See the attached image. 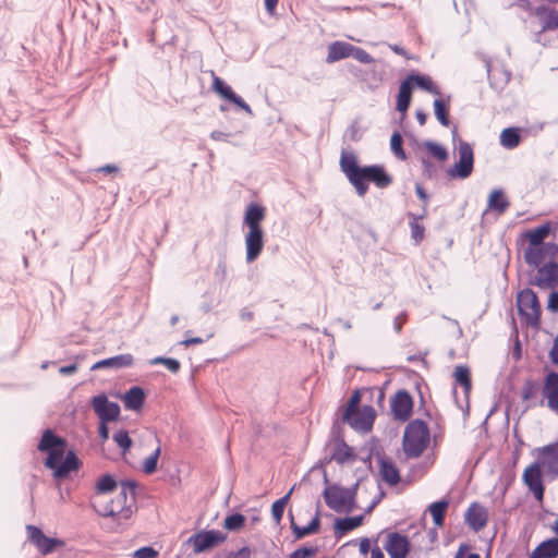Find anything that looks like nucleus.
<instances>
[{"instance_id": "6e6552de", "label": "nucleus", "mask_w": 558, "mask_h": 558, "mask_svg": "<svg viewBox=\"0 0 558 558\" xmlns=\"http://www.w3.org/2000/svg\"><path fill=\"white\" fill-rule=\"evenodd\" d=\"M534 461L542 470L554 477H558V442L538 447L534 450Z\"/></svg>"}, {"instance_id": "c85d7f7f", "label": "nucleus", "mask_w": 558, "mask_h": 558, "mask_svg": "<svg viewBox=\"0 0 558 558\" xmlns=\"http://www.w3.org/2000/svg\"><path fill=\"white\" fill-rule=\"evenodd\" d=\"M405 81L409 82V85L411 86V88H413V86H417L418 88H422V89H424L428 93H432L434 95L440 94L438 88L434 85L430 77H428L426 75L410 74L405 78Z\"/></svg>"}, {"instance_id": "6e6d98bb", "label": "nucleus", "mask_w": 558, "mask_h": 558, "mask_svg": "<svg viewBox=\"0 0 558 558\" xmlns=\"http://www.w3.org/2000/svg\"><path fill=\"white\" fill-rule=\"evenodd\" d=\"M109 422H99L98 434L102 442L109 439V428L107 426Z\"/></svg>"}, {"instance_id": "f3484780", "label": "nucleus", "mask_w": 558, "mask_h": 558, "mask_svg": "<svg viewBox=\"0 0 558 558\" xmlns=\"http://www.w3.org/2000/svg\"><path fill=\"white\" fill-rule=\"evenodd\" d=\"M384 547L390 558H405L410 551L411 545L407 536L393 532L388 534Z\"/></svg>"}, {"instance_id": "6ab92c4d", "label": "nucleus", "mask_w": 558, "mask_h": 558, "mask_svg": "<svg viewBox=\"0 0 558 558\" xmlns=\"http://www.w3.org/2000/svg\"><path fill=\"white\" fill-rule=\"evenodd\" d=\"M213 89L225 99L233 102L239 108L244 110L246 113L252 114L251 107L240 97L238 96L232 88L227 85L222 80H220L218 76L214 75V82H213Z\"/></svg>"}, {"instance_id": "5fc2aeb1", "label": "nucleus", "mask_w": 558, "mask_h": 558, "mask_svg": "<svg viewBox=\"0 0 558 558\" xmlns=\"http://www.w3.org/2000/svg\"><path fill=\"white\" fill-rule=\"evenodd\" d=\"M316 549L313 547H302L294 550L289 558H310L315 554Z\"/></svg>"}, {"instance_id": "13d9d810", "label": "nucleus", "mask_w": 558, "mask_h": 558, "mask_svg": "<svg viewBox=\"0 0 558 558\" xmlns=\"http://www.w3.org/2000/svg\"><path fill=\"white\" fill-rule=\"evenodd\" d=\"M549 359L554 364L558 365V336L554 339L553 347L549 351Z\"/></svg>"}, {"instance_id": "338daca9", "label": "nucleus", "mask_w": 558, "mask_h": 558, "mask_svg": "<svg viewBox=\"0 0 558 558\" xmlns=\"http://www.w3.org/2000/svg\"><path fill=\"white\" fill-rule=\"evenodd\" d=\"M371 549V542L367 538H364L360 543V551L366 555Z\"/></svg>"}, {"instance_id": "7ed1b4c3", "label": "nucleus", "mask_w": 558, "mask_h": 558, "mask_svg": "<svg viewBox=\"0 0 558 558\" xmlns=\"http://www.w3.org/2000/svg\"><path fill=\"white\" fill-rule=\"evenodd\" d=\"M134 504L135 483L126 481L121 483L120 492L112 500L100 506L95 505V509L102 517L128 520L134 512Z\"/></svg>"}, {"instance_id": "bb28decb", "label": "nucleus", "mask_w": 558, "mask_h": 558, "mask_svg": "<svg viewBox=\"0 0 558 558\" xmlns=\"http://www.w3.org/2000/svg\"><path fill=\"white\" fill-rule=\"evenodd\" d=\"M145 400L144 390L141 387H132L124 395V407L129 410L137 411L143 407Z\"/></svg>"}, {"instance_id": "dca6fc26", "label": "nucleus", "mask_w": 558, "mask_h": 558, "mask_svg": "<svg viewBox=\"0 0 558 558\" xmlns=\"http://www.w3.org/2000/svg\"><path fill=\"white\" fill-rule=\"evenodd\" d=\"M558 282V263L548 262L538 266L532 283L542 289H551Z\"/></svg>"}, {"instance_id": "e433bc0d", "label": "nucleus", "mask_w": 558, "mask_h": 558, "mask_svg": "<svg viewBox=\"0 0 558 558\" xmlns=\"http://www.w3.org/2000/svg\"><path fill=\"white\" fill-rule=\"evenodd\" d=\"M448 505H449V502L447 500H440V501L433 502L429 506L428 510L433 517L434 523L437 526L442 525Z\"/></svg>"}, {"instance_id": "aec40b11", "label": "nucleus", "mask_w": 558, "mask_h": 558, "mask_svg": "<svg viewBox=\"0 0 558 558\" xmlns=\"http://www.w3.org/2000/svg\"><path fill=\"white\" fill-rule=\"evenodd\" d=\"M465 522L475 531L483 530L488 520L487 510L480 504L473 502L466 510Z\"/></svg>"}, {"instance_id": "f704fd0d", "label": "nucleus", "mask_w": 558, "mask_h": 558, "mask_svg": "<svg viewBox=\"0 0 558 558\" xmlns=\"http://www.w3.org/2000/svg\"><path fill=\"white\" fill-rule=\"evenodd\" d=\"M521 136L515 128L505 129L500 134V144L507 149H513L519 146Z\"/></svg>"}, {"instance_id": "69168bd1", "label": "nucleus", "mask_w": 558, "mask_h": 558, "mask_svg": "<svg viewBox=\"0 0 558 558\" xmlns=\"http://www.w3.org/2000/svg\"><path fill=\"white\" fill-rule=\"evenodd\" d=\"M233 558H251V550L248 547H242L239 549Z\"/></svg>"}, {"instance_id": "a211bd4d", "label": "nucleus", "mask_w": 558, "mask_h": 558, "mask_svg": "<svg viewBox=\"0 0 558 558\" xmlns=\"http://www.w3.org/2000/svg\"><path fill=\"white\" fill-rule=\"evenodd\" d=\"M542 393L547 401V407L558 414V373L550 372L546 375Z\"/></svg>"}, {"instance_id": "4be33fe9", "label": "nucleus", "mask_w": 558, "mask_h": 558, "mask_svg": "<svg viewBox=\"0 0 558 558\" xmlns=\"http://www.w3.org/2000/svg\"><path fill=\"white\" fill-rule=\"evenodd\" d=\"M133 364V356L129 353L116 355L109 359H105L98 361L92 366V369H100V368H114L120 369L124 367H130Z\"/></svg>"}, {"instance_id": "0eeeda50", "label": "nucleus", "mask_w": 558, "mask_h": 558, "mask_svg": "<svg viewBox=\"0 0 558 558\" xmlns=\"http://www.w3.org/2000/svg\"><path fill=\"white\" fill-rule=\"evenodd\" d=\"M458 157L459 160L447 170V174L451 179H466L471 175L474 165V154L469 143H459Z\"/></svg>"}, {"instance_id": "4468645a", "label": "nucleus", "mask_w": 558, "mask_h": 558, "mask_svg": "<svg viewBox=\"0 0 558 558\" xmlns=\"http://www.w3.org/2000/svg\"><path fill=\"white\" fill-rule=\"evenodd\" d=\"M375 410L371 405H364L362 409L354 411L349 417L343 416V421L347 422L352 428L360 432H368L375 421Z\"/></svg>"}, {"instance_id": "8fccbe9b", "label": "nucleus", "mask_w": 558, "mask_h": 558, "mask_svg": "<svg viewBox=\"0 0 558 558\" xmlns=\"http://www.w3.org/2000/svg\"><path fill=\"white\" fill-rule=\"evenodd\" d=\"M361 401V395H360V391H354L349 401H348V405H347V409L343 413V416L344 417H349L351 416V414L354 413V411L359 410V403Z\"/></svg>"}, {"instance_id": "5701e85b", "label": "nucleus", "mask_w": 558, "mask_h": 558, "mask_svg": "<svg viewBox=\"0 0 558 558\" xmlns=\"http://www.w3.org/2000/svg\"><path fill=\"white\" fill-rule=\"evenodd\" d=\"M536 15L542 19V28L541 33L546 31H556L558 29V11L555 9H547L545 7H539L535 11Z\"/></svg>"}, {"instance_id": "c756f323", "label": "nucleus", "mask_w": 558, "mask_h": 558, "mask_svg": "<svg viewBox=\"0 0 558 558\" xmlns=\"http://www.w3.org/2000/svg\"><path fill=\"white\" fill-rule=\"evenodd\" d=\"M59 446H65V441L56 436L50 429L44 432L41 439L38 444V450L49 452L59 448Z\"/></svg>"}, {"instance_id": "39448f33", "label": "nucleus", "mask_w": 558, "mask_h": 558, "mask_svg": "<svg viewBox=\"0 0 558 558\" xmlns=\"http://www.w3.org/2000/svg\"><path fill=\"white\" fill-rule=\"evenodd\" d=\"M518 312L525 323L534 328L539 326L541 304L536 293L531 289H524L517 296Z\"/></svg>"}, {"instance_id": "58836bf2", "label": "nucleus", "mask_w": 558, "mask_h": 558, "mask_svg": "<svg viewBox=\"0 0 558 558\" xmlns=\"http://www.w3.org/2000/svg\"><path fill=\"white\" fill-rule=\"evenodd\" d=\"M294 487H292L282 498L276 500L271 506V515L277 523H280L284 508L292 495Z\"/></svg>"}, {"instance_id": "ea45409f", "label": "nucleus", "mask_w": 558, "mask_h": 558, "mask_svg": "<svg viewBox=\"0 0 558 558\" xmlns=\"http://www.w3.org/2000/svg\"><path fill=\"white\" fill-rule=\"evenodd\" d=\"M117 488V481L110 474L101 476L96 483L97 494L104 495L113 492Z\"/></svg>"}, {"instance_id": "680f3d73", "label": "nucleus", "mask_w": 558, "mask_h": 558, "mask_svg": "<svg viewBox=\"0 0 558 558\" xmlns=\"http://www.w3.org/2000/svg\"><path fill=\"white\" fill-rule=\"evenodd\" d=\"M265 1V8H266V11L272 15L275 13V10L277 8V4L279 2V0H264Z\"/></svg>"}, {"instance_id": "9b49d317", "label": "nucleus", "mask_w": 558, "mask_h": 558, "mask_svg": "<svg viewBox=\"0 0 558 558\" xmlns=\"http://www.w3.org/2000/svg\"><path fill=\"white\" fill-rule=\"evenodd\" d=\"M542 475V469L535 462L525 468L522 474L523 483L527 486L534 498L539 502L543 501L545 493Z\"/></svg>"}, {"instance_id": "b1692460", "label": "nucleus", "mask_w": 558, "mask_h": 558, "mask_svg": "<svg viewBox=\"0 0 558 558\" xmlns=\"http://www.w3.org/2000/svg\"><path fill=\"white\" fill-rule=\"evenodd\" d=\"M379 473L384 482L395 486L400 482V474L397 466L388 459H379Z\"/></svg>"}, {"instance_id": "7c9ffc66", "label": "nucleus", "mask_w": 558, "mask_h": 558, "mask_svg": "<svg viewBox=\"0 0 558 558\" xmlns=\"http://www.w3.org/2000/svg\"><path fill=\"white\" fill-rule=\"evenodd\" d=\"M550 232L549 223L542 225L533 230L525 233V238L529 240V246L544 245V240Z\"/></svg>"}, {"instance_id": "9d476101", "label": "nucleus", "mask_w": 558, "mask_h": 558, "mask_svg": "<svg viewBox=\"0 0 558 558\" xmlns=\"http://www.w3.org/2000/svg\"><path fill=\"white\" fill-rule=\"evenodd\" d=\"M92 408L99 418V422H113L120 415V405L109 401L105 393L97 395L90 400Z\"/></svg>"}, {"instance_id": "a18cd8bd", "label": "nucleus", "mask_w": 558, "mask_h": 558, "mask_svg": "<svg viewBox=\"0 0 558 558\" xmlns=\"http://www.w3.org/2000/svg\"><path fill=\"white\" fill-rule=\"evenodd\" d=\"M150 365L162 364L165 365L171 373L175 374L180 371L181 364L178 360L171 357L157 356L149 361Z\"/></svg>"}, {"instance_id": "423d86ee", "label": "nucleus", "mask_w": 558, "mask_h": 558, "mask_svg": "<svg viewBox=\"0 0 558 558\" xmlns=\"http://www.w3.org/2000/svg\"><path fill=\"white\" fill-rule=\"evenodd\" d=\"M326 505L336 512H350L354 505V493L350 488L331 485L325 488Z\"/></svg>"}, {"instance_id": "412c9836", "label": "nucleus", "mask_w": 558, "mask_h": 558, "mask_svg": "<svg viewBox=\"0 0 558 558\" xmlns=\"http://www.w3.org/2000/svg\"><path fill=\"white\" fill-rule=\"evenodd\" d=\"M353 45L345 41H333L328 46L327 63H335L339 60L351 57Z\"/></svg>"}, {"instance_id": "e2e57ef3", "label": "nucleus", "mask_w": 558, "mask_h": 558, "mask_svg": "<svg viewBox=\"0 0 558 558\" xmlns=\"http://www.w3.org/2000/svg\"><path fill=\"white\" fill-rule=\"evenodd\" d=\"M404 320H405L404 314H401L396 317L395 323H393V328L397 333H399L401 331Z\"/></svg>"}, {"instance_id": "f257e3e1", "label": "nucleus", "mask_w": 558, "mask_h": 558, "mask_svg": "<svg viewBox=\"0 0 558 558\" xmlns=\"http://www.w3.org/2000/svg\"><path fill=\"white\" fill-rule=\"evenodd\" d=\"M340 168L361 197H363L368 190V181L373 182L379 189L387 187L392 181L381 166L373 165L360 167L357 165V158L353 153H341Z\"/></svg>"}, {"instance_id": "f8f14e48", "label": "nucleus", "mask_w": 558, "mask_h": 558, "mask_svg": "<svg viewBox=\"0 0 558 558\" xmlns=\"http://www.w3.org/2000/svg\"><path fill=\"white\" fill-rule=\"evenodd\" d=\"M28 539L34 544L43 555L52 553L57 547L63 546V541L46 536L40 529L35 525L26 526Z\"/></svg>"}, {"instance_id": "37998d69", "label": "nucleus", "mask_w": 558, "mask_h": 558, "mask_svg": "<svg viewBox=\"0 0 558 558\" xmlns=\"http://www.w3.org/2000/svg\"><path fill=\"white\" fill-rule=\"evenodd\" d=\"M245 517L241 513H233L226 517L223 527L228 531H239L244 526Z\"/></svg>"}, {"instance_id": "4d7b16f0", "label": "nucleus", "mask_w": 558, "mask_h": 558, "mask_svg": "<svg viewBox=\"0 0 558 558\" xmlns=\"http://www.w3.org/2000/svg\"><path fill=\"white\" fill-rule=\"evenodd\" d=\"M547 307L551 312H557L558 311V292L550 293V295L548 298Z\"/></svg>"}, {"instance_id": "4c0bfd02", "label": "nucleus", "mask_w": 558, "mask_h": 558, "mask_svg": "<svg viewBox=\"0 0 558 558\" xmlns=\"http://www.w3.org/2000/svg\"><path fill=\"white\" fill-rule=\"evenodd\" d=\"M453 375L456 383L462 386L464 392L468 393L472 387L469 368L463 365H458Z\"/></svg>"}, {"instance_id": "3c124183", "label": "nucleus", "mask_w": 558, "mask_h": 558, "mask_svg": "<svg viewBox=\"0 0 558 558\" xmlns=\"http://www.w3.org/2000/svg\"><path fill=\"white\" fill-rule=\"evenodd\" d=\"M354 59L364 64H369L374 62V58L364 49L353 46L352 54Z\"/></svg>"}, {"instance_id": "cd10ccee", "label": "nucleus", "mask_w": 558, "mask_h": 558, "mask_svg": "<svg viewBox=\"0 0 558 558\" xmlns=\"http://www.w3.org/2000/svg\"><path fill=\"white\" fill-rule=\"evenodd\" d=\"M331 459L338 464H343L345 462L354 461L355 456L352 448L344 441H337L332 448Z\"/></svg>"}, {"instance_id": "0e129e2a", "label": "nucleus", "mask_w": 558, "mask_h": 558, "mask_svg": "<svg viewBox=\"0 0 558 558\" xmlns=\"http://www.w3.org/2000/svg\"><path fill=\"white\" fill-rule=\"evenodd\" d=\"M204 340L199 337H194V338H187V339H184L181 344H183L184 347H190L192 344H201L203 343Z\"/></svg>"}, {"instance_id": "1a4fd4ad", "label": "nucleus", "mask_w": 558, "mask_h": 558, "mask_svg": "<svg viewBox=\"0 0 558 558\" xmlns=\"http://www.w3.org/2000/svg\"><path fill=\"white\" fill-rule=\"evenodd\" d=\"M226 538L227 535L220 531L204 530L190 536L187 543L193 547L195 554H201L223 543Z\"/></svg>"}, {"instance_id": "473e14b6", "label": "nucleus", "mask_w": 558, "mask_h": 558, "mask_svg": "<svg viewBox=\"0 0 558 558\" xmlns=\"http://www.w3.org/2000/svg\"><path fill=\"white\" fill-rule=\"evenodd\" d=\"M319 524H320V521H319V518L317 514L313 518V520L306 526L296 525L293 521V517L291 515V529H292L296 539H300L307 535L316 533L319 529Z\"/></svg>"}, {"instance_id": "774afa93", "label": "nucleus", "mask_w": 558, "mask_h": 558, "mask_svg": "<svg viewBox=\"0 0 558 558\" xmlns=\"http://www.w3.org/2000/svg\"><path fill=\"white\" fill-rule=\"evenodd\" d=\"M371 558H384V553L379 547H375L371 550Z\"/></svg>"}, {"instance_id": "393cba45", "label": "nucleus", "mask_w": 558, "mask_h": 558, "mask_svg": "<svg viewBox=\"0 0 558 558\" xmlns=\"http://www.w3.org/2000/svg\"><path fill=\"white\" fill-rule=\"evenodd\" d=\"M558 556V538L542 542L529 558H556Z\"/></svg>"}, {"instance_id": "2f4dec72", "label": "nucleus", "mask_w": 558, "mask_h": 558, "mask_svg": "<svg viewBox=\"0 0 558 558\" xmlns=\"http://www.w3.org/2000/svg\"><path fill=\"white\" fill-rule=\"evenodd\" d=\"M510 203L505 197L501 190H493L488 196V208L497 211V214H504L509 207Z\"/></svg>"}, {"instance_id": "c03bdc74", "label": "nucleus", "mask_w": 558, "mask_h": 558, "mask_svg": "<svg viewBox=\"0 0 558 558\" xmlns=\"http://www.w3.org/2000/svg\"><path fill=\"white\" fill-rule=\"evenodd\" d=\"M113 440L122 450V453H126L132 447V439L129 436V433L124 429H119L113 434Z\"/></svg>"}, {"instance_id": "09e8293b", "label": "nucleus", "mask_w": 558, "mask_h": 558, "mask_svg": "<svg viewBox=\"0 0 558 558\" xmlns=\"http://www.w3.org/2000/svg\"><path fill=\"white\" fill-rule=\"evenodd\" d=\"M424 146L436 159L444 161L448 158V153L441 145L427 141Z\"/></svg>"}, {"instance_id": "a878e982", "label": "nucleus", "mask_w": 558, "mask_h": 558, "mask_svg": "<svg viewBox=\"0 0 558 558\" xmlns=\"http://www.w3.org/2000/svg\"><path fill=\"white\" fill-rule=\"evenodd\" d=\"M80 466V461L76 454L73 451H69L64 458V460L60 463L56 471L53 472V476L56 478H64L72 471H76Z\"/></svg>"}, {"instance_id": "f03ea898", "label": "nucleus", "mask_w": 558, "mask_h": 558, "mask_svg": "<svg viewBox=\"0 0 558 558\" xmlns=\"http://www.w3.org/2000/svg\"><path fill=\"white\" fill-rule=\"evenodd\" d=\"M265 217L266 209L264 206L257 203L247 205L243 217V225L248 229L245 234V259L247 263L256 260L264 248L265 232L262 222Z\"/></svg>"}, {"instance_id": "c9c22d12", "label": "nucleus", "mask_w": 558, "mask_h": 558, "mask_svg": "<svg viewBox=\"0 0 558 558\" xmlns=\"http://www.w3.org/2000/svg\"><path fill=\"white\" fill-rule=\"evenodd\" d=\"M362 521H363L362 515L338 519V520H336L335 529L340 534H344L347 532H350V531L359 527L362 524Z\"/></svg>"}, {"instance_id": "72a5a7b5", "label": "nucleus", "mask_w": 558, "mask_h": 558, "mask_svg": "<svg viewBox=\"0 0 558 558\" xmlns=\"http://www.w3.org/2000/svg\"><path fill=\"white\" fill-rule=\"evenodd\" d=\"M412 88L405 80L400 84L397 99V110L404 113L411 102Z\"/></svg>"}, {"instance_id": "79ce46f5", "label": "nucleus", "mask_w": 558, "mask_h": 558, "mask_svg": "<svg viewBox=\"0 0 558 558\" xmlns=\"http://www.w3.org/2000/svg\"><path fill=\"white\" fill-rule=\"evenodd\" d=\"M64 448H65V446H59V448L47 452L48 457H47V459L45 461V465L48 469H51L54 472L56 468H58L60 465L61 460H62L63 454H64Z\"/></svg>"}, {"instance_id": "de8ad7c7", "label": "nucleus", "mask_w": 558, "mask_h": 558, "mask_svg": "<svg viewBox=\"0 0 558 558\" xmlns=\"http://www.w3.org/2000/svg\"><path fill=\"white\" fill-rule=\"evenodd\" d=\"M390 147H391L392 153L395 154V156L398 159L404 160L407 158L405 153L402 148V137H401L400 133L395 132L391 135Z\"/></svg>"}, {"instance_id": "a19ab883", "label": "nucleus", "mask_w": 558, "mask_h": 558, "mask_svg": "<svg viewBox=\"0 0 558 558\" xmlns=\"http://www.w3.org/2000/svg\"><path fill=\"white\" fill-rule=\"evenodd\" d=\"M434 112L436 119L439 121V123L444 126L449 125V117H448V106L446 102L438 98L434 101Z\"/></svg>"}, {"instance_id": "49530a36", "label": "nucleus", "mask_w": 558, "mask_h": 558, "mask_svg": "<svg viewBox=\"0 0 558 558\" xmlns=\"http://www.w3.org/2000/svg\"><path fill=\"white\" fill-rule=\"evenodd\" d=\"M160 456V446L143 461V471L146 474H153L157 470V462Z\"/></svg>"}, {"instance_id": "20e7f679", "label": "nucleus", "mask_w": 558, "mask_h": 558, "mask_svg": "<svg viewBox=\"0 0 558 558\" xmlns=\"http://www.w3.org/2000/svg\"><path fill=\"white\" fill-rule=\"evenodd\" d=\"M429 442V429L425 422L414 420L410 422L403 434V450L408 458H417Z\"/></svg>"}, {"instance_id": "2eb2a0df", "label": "nucleus", "mask_w": 558, "mask_h": 558, "mask_svg": "<svg viewBox=\"0 0 558 558\" xmlns=\"http://www.w3.org/2000/svg\"><path fill=\"white\" fill-rule=\"evenodd\" d=\"M390 408L395 418L407 421L412 414L413 399L407 390H399L391 398Z\"/></svg>"}, {"instance_id": "603ef678", "label": "nucleus", "mask_w": 558, "mask_h": 558, "mask_svg": "<svg viewBox=\"0 0 558 558\" xmlns=\"http://www.w3.org/2000/svg\"><path fill=\"white\" fill-rule=\"evenodd\" d=\"M413 220L410 222L411 235L415 240V242H420L424 238V227L421 226L417 221V218L411 215Z\"/></svg>"}, {"instance_id": "864d4df0", "label": "nucleus", "mask_w": 558, "mask_h": 558, "mask_svg": "<svg viewBox=\"0 0 558 558\" xmlns=\"http://www.w3.org/2000/svg\"><path fill=\"white\" fill-rule=\"evenodd\" d=\"M158 551L153 547L145 546L133 553V558H156Z\"/></svg>"}, {"instance_id": "ddd939ff", "label": "nucleus", "mask_w": 558, "mask_h": 558, "mask_svg": "<svg viewBox=\"0 0 558 558\" xmlns=\"http://www.w3.org/2000/svg\"><path fill=\"white\" fill-rule=\"evenodd\" d=\"M558 255V245L554 243H545L539 246H527L524 251V259L527 265L538 267L547 257Z\"/></svg>"}, {"instance_id": "052dcab7", "label": "nucleus", "mask_w": 558, "mask_h": 558, "mask_svg": "<svg viewBox=\"0 0 558 558\" xmlns=\"http://www.w3.org/2000/svg\"><path fill=\"white\" fill-rule=\"evenodd\" d=\"M76 371H77V365L76 364H71V365L62 366V367L59 368V373L61 375H72Z\"/></svg>"}, {"instance_id": "bf43d9fd", "label": "nucleus", "mask_w": 558, "mask_h": 558, "mask_svg": "<svg viewBox=\"0 0 558 558\" xmlns=\"http://www.w3.org/2000/svg\"><path fill=\"white\" fill-rule=\"evenodd\" d=\"M230 136V134L228 133H223L221 131H213L210 133V137L214 140V141H222V142H228V137Z\"/></svg>"}]
</instances>
